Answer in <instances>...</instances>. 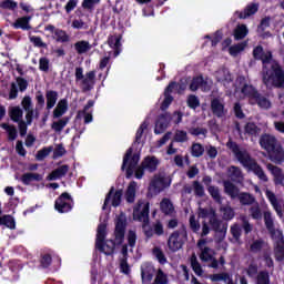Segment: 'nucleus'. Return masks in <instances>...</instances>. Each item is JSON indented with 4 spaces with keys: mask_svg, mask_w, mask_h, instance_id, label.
<instances>
[{
    "mask_svg": "<svg viewBox=\"0 0 284 284\" xmlns=\"http://www.w3.org/2000/svg\"><path fill=\"white\" fill-rule=\"evenodd\" d=\"M108 44L114 50L113 57L121 54V50H119V48H121V36L109 37Z\"/></svg>",
    "mask_w": 284,
    "mask_h": 284,
    "instance_id": "nucleus-34",
    "label": "nucleus"
},
{
    "mask_svg": "<svg viewBox=\"0 0 284 284\" xmlns=\"http://www.w3.org/2000/svg\"><path fill=\"white\" fill-rule=\"evenodd\" d=\"M191 267H192L193 272L197 276H202L203 275V268L201 267V264L199 263V260H196V255L195 254H193L191 256Z\"/></svg>",
    "mask_w": 284,
    "mask_h": 284,
    "instance_id": "nucleus-48",
    "label": "nucleus"
},
{
    "mask_svg": "<svg viewBox=\"0 0 284 284\" xmlns=\"http://www.w3.org/2000/svg\"><path fill=\"white\" fill-rule=\"evenodd\" d=\"M215 79L219 83H222L224 88H227L233 81L232 73H230V70L226 68H220L215 72Z\"/></svg>",
    "mask_w": 284,
    "mask_h": 284,
    "instance_id": "nucleus-19",
    "label": "nucleus"
},
{
    "mask_svg": "<svg viewBox=\"0 0 284 284\" xmlns=\"http://www.w3.org/2000/svg\"><path fill=\"white\" fill-rule=\"evenodd\" d=\"M133 219L143 223V230L148 239H152L154 231L148 230V221H150V202L139 201L135 207L133 209Z\"/></svg>",
    "mask_w": 284,
    "mask_h": 284,
    "instance_id": "nucleus-4",
    "label": "nucleus"
},
{
    "mask_svg": "<svg viewBox=\"0 0 284 284\" xmlns=\"http://www.w3.org/2000/svg\"><path fill=\"white\" fill-rule=\"evenodd\" d=\"M155 284H168L169 280H168V274H165L163 272V270L159 268L158 273L155 275V280H154Z\"/></svg>",
    "mask_w": 284,
    "mask_h": 284,
    "instance_id": "nucleus-53",
    "label": "nucleus"
},
{
    "mask_svg": "<svg viewBox=\"0 0 284 284\" xmlns=\"http://www.w3.org/2000/svg\"><path fill=\"white\" fill-rule=\"evenodd\" d=\"M191 152H192V156H195V158L203 156V153L205 152V148H203V145H201L200 143H195L192 145Z\"/></svg>",
    "mask_w": 284,
    "mask_h": 284,
    "instance_id": "nucleus-56",
    "label": "nucleus"
},
{
    "mask_svg": "<svg viewBox=\"0 0 284 284\" xmlns=\"http://www.w3.org/2000/svg\"><path fill=\"white\" fill-rule=\"evenodd\" d=\"M53 39L58 41V43H68L70 41V36L64 30L58 29L53 36Z\"/></svg>",
    "mask_w": 284,
    "mask_h": 284,
    "instance_id": "nucleus-44",
    "label": "nucleus"
},
{
    "mask_svg": "<svg viewBox=\"0 0 284 284\" xmlns=\"http://www.w3.org/2000/svg\"><path fill=\"white\" fill-rule=\"evenodd\" d=\"M55 210H58L61 214L72 210V197H70V194H61V196L55 201Z\"/></svg>",
    "mask_w": 284,
    "mask_h": 284,
    "instance_id": "nucleus-13",
    "label": "nucleus"
},
{
    "mask_svg": "<svg viewBox=\"0 0 284 284\" xmlns=\"http://www.w3.org/2000/svg\"><path fill=\"white\" fill-rule=\"evenodd\" d=\"M187 243V231L180 229L170 234L168 239V247L170 252H179Z\"/></svg>",
    "mask_w": 284,
    "mask_h": 284,
    "instance_id": "nucleus-7",
    "label": "nucleus"
},
{
    "mask_svg": "<svg viewBox=\"0 0 284 284\" xmlns=\"http://www.w3.org/2000/svg\"><path fill=\"white\" fill-rule=\"evenodd\" d=\"M65 112H68V100L62 99L58 102L55 109L53 110V119H61Z\"/></svg>",
    "mask_w": 284,
    "mask_h": 284,
    "instance_id": "nucleus-31",
    "label": "nucleus"
},
{
    "mask_svg": "<svg viewBox=\"0 0 284 284\" xmlns=\"http://www.w3.org/2000/svg\"><path fill=\"white\" fill-rule=\"evenodd\" d=\"M170 121H172L170 114L161 115L155 124V134H161L170 125Z\"/></svg>",
    "mask_w": 284,
    "mask_h": 284,
    "instance_id": "nucleus-26",
    "label": "nucleus"
},
{
    "mask_svg": "<svg viewBox=\"0 0 284 284\" xmlns=\"http://www.w3.org/2000/svg\"><path fill=\"white\" fill-rule=\"evenodd\" d=\"M75 81L77 83H79L83 92H90V90H93L94 84L97 83V72L89 71L85 74H83V68H77Z\"/></svg>",
    "mask_w": 284,
    "mask_h": 284,
    "instance_id": "nucleus-6",
    "label": "nucleus"
},
{
    "mask_svg": "<svg viewBox=\"0 0 284 284\" xmlns=\"http://www.w3.org/2000/svg\"><path fill=\"white\" fill-rule=\"evenodd\" d=\"M59 99V94L57 91L47 92V108L48 110H52L54 105H57V100Z\"/></svg>",
    "mask_w": 284,
    "mask_h": 284,
    "instance_id": "nucleus-41",
    "label": "nucleus"
},
{
    "mask_svg": "<svg viewBox=\"0 0 284 284\" xmlns=\"http://www.w3.org/2000/svg\"><path fill=\"white\" fill-rule=\"evenodd\" d=\"M234 93L239 94L240 99H245L247 97L248 99L255 100L258 97V92H256V89L254 87L247 84L245 81V78L240 77L236 79L234 84Z\"/></svg>",
    "mask_w": 284,
    "mask_h": 284,
    "instance_id": "nucleus-8",
    "label": "nucleus"
},
{
    "mask_svg": "<svg viewBox=\"0 0 284 284\" xmlns=\"http://www.w3.org/2000/svg\"><path fill=\"white\" fill-rule=\"evenodd\" d=\"M190 227L192 230V232H194L195 234L199 232V230H201V223H199V220H196V216L191 215L190 216Z\"/></svg>",
    "mask_w": 284,
    "mask_h": 284,
    "instance_id": "nucleus-58",
    "label": "nucleus"
},
{
    "mask_svg": "<svg viewBox=\"0 0 284 284\" xmlns=\"http://www.w3.org/2000/svg\"><path fill=\"white\" fill-rule=\"evenodd\" d=\"M70 122L69 118L60 119L51 124V129L54 130L58 134H61L63 132V129L68 123Z\"/></svg>",
    "mask_w": 284,
    "mask_h": 284,
    "instance_id": "nucleus-37",
    "label": "nucleus"
},
{
    "mask_svg": "<svg viewBox=\"0 0 284 284\" xmlns=\"http://www.w3.org/2000/svg\"><path fill=\"white\" fill-rule=\"evenodd\" d=\"M179 88H181V85H179L175 82H172L169 84V87L164 91V98L161 103V110H168V108H170V104L173 101V98L170 94H172V92H174V90H179Z\"/></svg>",
    "mask_w": 284,
    "mask_h": 284,
    "instance_id": "nucleus-17",
    "label": "nucleus"
},
{
    "mask_svg": "<svg viewBox=\"0 0 284 284\" xmlns=\"http://www.w3.org/2000/svg\"><path fill=\"white\" fill-rule=\"evenodd\" d=\"M245 132H246V134H250L251 136H256V135L261 134V129H258V126H256V124L250 122L245 125Z\"/></svg>",
    "mask_w": 284,
    "mask_h": 284,
    "instance_id": "nucleus-51",
    "label": "nucleus"
},
{
    "mask_svg": "<svg viewBox=\"0 0 284 284\" xmlns=\"http://www.w3.org/2000/svg\"><path fill=\"white\" fill-rule=\"evenodd\" d=\"M240 199V203H242V205H252V203H254V196H252L250 193H241L237 195Z\"/></svg>",
    "mask_w": 284,
    "mask_h": 284,
    "instance_id": "nucleus-52",
    "label": "nucleus"
},
{
    "mask_svg": "<svg viewBox=\"0 0 284 284\" xmlns=\"http://www.w3.org/2000/svg\"><path fill=\"white\" fill-rule=\"evenodd\" d=\"M30 21H32V17H21L18 18L16 22L12 23V26L16 30H32Z\"/></svg>",
    "mask_w": 284,
    "mask_h": 284,
    "instance_id": "nucleus-28",
    "label": "nucleus"
},
{
    "mask_svg": "<svg viewBox=\"0 0 284 284\" xmlns=\"http://www.w3.org/2000/svg\"><path fill=\"white\" fill-rule=\"evenodd\" d=\"M125 236V216L120 215L115 222V241L120 245Z\"/></svg>",
    "mask_w": 284,
    "mask_h": 284,
    "instance_id": "nucleus-18",
    "label": "nucleus"
},
{
    "mask_svg": "<svg viewBox=\"0 0 284 284\" xmlns=\"http://www.w3.org/2000/svg\"><path fill=\"white\" fill-rule=\"evenodd\" d=\"M258 12V4H250L246 7L243 13L236 12L240 19H247V17H252V14H256Z\"/></svg>",
    "mask_w": 284,
    "mask_h": 284,
    "instance_id": "nucleus-39",
    "label": "nucleus"
},
{
    "mask_svg": "<svg viewBox=\"0 0 284 284\" xmlns=\"http://www.w3.org/2000/svg\"><path fill=\"white\" fill-rule=\"evenodd\" d=\"M207 245V240L205 239H200L197 241V247L200 248L201 251V254H200V258L201 261H204V262H211V267H219V261H216V258H214V250L205 246Z\"/></svg>",
    "mask_w": 284,
    "mask_h": 284,
    "instance_id": "nucleus-9",
    "label": "nucleus"
},
{
    "mask_svg": "<svg viewBox=\"0 0 284 284\" xmlns=\"http://www.w3.org/2000/svg\"><path fill=\"white\" fill-rule=\"evenodd\" d=\"M224 190L231 199H236V196H239V187L233 185L230 181L224 182Z\"/></svg>",
    "mask_w": 284,
    "mask_h": 284,
    "instance_id": "nucleus-40",
    "label": "nucleus"
},
{
    "mask_svg": "<svg viewBox=\"0 0 284 284\" xmlns=\"http://www.w3.org/2000/svg\"><path fill=\"white\" fill-rule=\"evenodd\" d=\"M29 41H31L36 48H45V42H43L41 37L29 36Z\"/></svg>",
    "mask_w": 284,
    "mask_h": 284,
    "instance_id": "nucleus-61",
    "label": "nucleus"
},
{
    "mask_svg": "<svg viewBox=\"0 0 284 284\" xmlns=\"http://www.w3.org/2000/svg\"><path fill=\"white\" fill-rule=\"evenodd\" d=\"M153 256H155L156 261H159L161 265H165V263H168V257H165V253H163V250H161V247L159 246H155L153 248Z\"/></svg>",
    "mask_w": 284,
    "mask_h": 284,
    "instance_id": "nucleus-45",
    "label": "nucleus"
},
{
    "mask_svg": "<svg viewBox=\"0 0 284 284\" xmlns=\"http://www.w3.org/2000/svg\"><path fill=\"white\" fill-rule=\"evenodd\" d=\"M139 161H141V155L139 153H135L132 155V149H129L126 151V154L123 159L122 170H125L126 168V178L130 179L132 174H134V168L139 165Z\"/></svg>",
    "mask_w": 284,
    "mask_h": 284,
    "instance_id": "nucleus-10",
    "label": "nucleus"
},
{
    "mask_svg": "<svg viewBox=\"0 0 284 284\" xmlns=\"http://www.w3.org/2000/svg\"><path fill=\"white\" fill-rule=\"evenodd\" d=\"M227 148L232 150L235 159H237V161H240V163L243 164V166L246 168L248 172H253L255 176L260 179V181H263V183H267L268 179L265 174V171H263V168H261V165L256 163V160L250 156V153H247V151L240 149L239 145H236L232 141L227 142Z\"/></svg>",
    "mask_w": 284,
    "mask_h": 284,
    "instance_id": "nucleus-1",
    "label": "nucleus"
},
{
    "mask_svg": "<svg viewBox=\"0 0 284 284\" xmlns=\"http://www.w3.org/2000/svg\"><path fill=\"white\" fill-rule=\"evenodd\" d=\"M136 182H131L126 189L125 200L128 203H132L136 199Z\"/></svg>",
    "mask_w": 284,
    "mask_h": 284,
    "instance_id": "nucleus-36",
    "label": "nucleus"
},
{
    "mask_svg": "<svg viewBox=\"0 0 284 284\" xmlns=\"http://www.w3.org/2000/svg\"><path fill=\"white\" fill-rule=\"evenodd\" d=\"M253 57L255 59H258L260 61H262L263 68H265V65H267V63H272L274 61V59H272V52L263 51V47H256L253 50Z\"/></svg>",
    "mask_w": 284,
    "mask_h": 284,
    "instance_id": "nucleus-20",
    "label": "nucleus"
},
{
    "mask_svg": "<svg viewBox=\"0 0 284 284\" xmlns=\"http://www.w3.org/2000/svg\"><path fill=\"white\" fill-rule=\"evenodd\" d=\"M168 185L170 184L165 182V176L162 174L154 175L149 185V194L156 196V194H161Z\"/></svg>",
    "mask_w": 284,
    "mask_h": 284,
    "instance_id": "nucleus-12",
    "label": "nucleus"
},
{
    "mask_svg": "<svg viewBox=\"0 0 284 284\" xmlns=\"http://www.w3.org/2000/svg\"><path fill=\"white\" fill-rule=\"evenodd\" d=\"M10 116L16 123H20L21 119H23V110L19 106H14L10 111Z\"/></svg>",
    "mask_w": 284,
    "mask_h": 284,
    "instance_id": "nucleus-47",
    "label": "nucleus"
},
{
    "mask_svg": "<svg viewBox=\"0 0 284 284\" xmlns=\"http://www.w3.org/2000/svg\"><path fill=\"white\" fill-rule=\"evenodd\" d=\"M50 152H52V146L41 149L36 155L37 161H43V159H45Z\"/></svg>",
    "mask_w": 284,
    "mask_h": 284,
    "instance_id": "nucleus-59",
    "label": "nucleus"
},
{
    "mask_svg": "<svg viewBox=\"0 0 284 284\" xmlns=\"http://www.w3.org/2000/svg\"><path fill=\"white\" fill-rule=\"evenodd\" d=\"M121 196H123V191H115L114 193V189H111L104 201V205H109L111 202L113 207H119V205H121Z\"/></svg>",
    "mask_w": 284,
    "mask_h": 284,
    "instance_id": "nucleus-23",
    "label": "nucleus"
},
{
    "mask_svg": "<svg viewBox=\"0 0 284 284\" xmlns=\"http://www.w3.org/2000/svg\"><path fill=\"white\" fill-rule=\"evenodd\" d=\"M260 145L263 148V150H266V152H272L275 146H277V140L276 136L264 134L260 139Z\"/></svg>",
    "mask_w": 284,
    "mask_h": 284,
    "instance_id": "nucleus-21",
    "label": "nucleus"
},
{
    "mask_svg": "<svg viewBox=\"0 0 284 284\" xmlns=\"http://www.w3.org/2000/svg\"><path fill=\"white\" fill-rule=\"evenodd\" d=\"M0 128H2V130H6L9 141H14L17 139V128L8 123L0 124Z\"/></svg>",
    "mask_w": 284,
    "mask_h": 284,
    "instance_id": "nucleus-42",
    "label": "nucleus"
},
{
    "mask_svg": "<svg viewBox=\"0 0 284 284\" xmlns=\"http://www.w3.org/2000/svg\"><path fill=\"white\" fill-rule=\"evenodd\" d=\"M256 284H270V273L262 271L257 274Z\"/></svg>",
    "mask_w": 284,
    "mask_h": 284,
    "instance_id": "nucleus-57",
    "label": "nucleus"
},
{
    "mask_svg": "<svg viewBox=\"0 0 284 284\" xmlns=\"http://www.w3.org/2000/svg\"><path fill=\"white\" fill-rule=\"evenodd\" d=\"M264 221L267 230L271 232L272 236L274 237L276 231H274V221L272 220V213L265 212Z\"/></svg>",
    "mask_w": 284,
    "mask_h": 284,
    "instance_id": "nucleus-50",
    "label": "nucleus"
},
{
    "mask_svg": "<svg viewBox=\"0 0 284 284\" xmlns=\"http://www.w3.org/2000/svg\"><path fill=\"white\" fill-rule=\"evenodd\" d=\"M39 182V181H43V175L39 174V173H24L21 176V182L23 183V185H30L31 183Z\"/></svg>",
    "mask_w": 284,
    "mask_h": 284,
    "instance_id": "nucleus-32",
    "label": "nucleus"
},
{
    "mask_svg": "<svg viewBox=\"0 0 284 284\" xmlns=\"http://www.w3.org/2000/svg\"><path fill=\"white\" fill-rule=\"evenodd\" d=\"M263 83L266 88H283L284 85V71L281 64L273 60L263 67L262 71Z\"/></svg>",
    "mask_w": 284,
    "mask_h": 284,
    "instance_id": "nucleus-2",
    "label": "nucleus"
},
{
    "mask_svg": "<svg viewBox=\"0 0 284 284\" xmlns=\"http://www.w3.org/2000/svg\"><path fill=\"white\" fill-rule=\"evenodd\" d=\"M254 101H256L257 105L263 110H270V108H272V102L267 98L261 97L258 93Z\"/></svg>",
    "mask_w": 284,
    "mask_h": 284,
    "instance_id": "nucleus-49",
    "label": "nucleus"
},
{
    "mask_svg": "<svg viewBox=\"0 0 284 284\" xmlns=\"http://www.w3.org/2000/svg\"><path fill=\"white\" fill-rule=\"evenodd\" d=\"M197 215L200 219H204L202 222V231L200 233L201 239H204V236H207L210 234V226L212 230L219 231V227H221V221L216 219V212L213 211V209H199Z\"/></svg>",
    "mask_w": 284,
    "mask_h": 284,
    "instance_id": "nucleus-3",
    "label": "nucleus"
},
{
    "mask_svg": "<svg viewBox=\"0 0 284 284\" xmlns=\"http://www.w3.org/2000/svg\"><path fill=\"white\" fill-rule=\"evenodd\" d=\"M247 26L245 24H240L236 27L235 31H234V37L235 39L239 41L240 39H245V37H247Z\"/></svg>",
    "mask_w": 284,
    "mask_h": 284,
    "instance_id": "nucleus-46",
    "label": "nucleus"
},
{
    "mask_svg": "<svg viewBox=\"0 0 284 284\" xmlns=\"http://www.w3.org/2000/svg\"><path fill=\"white\" fill-rule=\"evenodd\" d=\"M142 283L148 284L154 278V266L148 262L141 265Z\"/></svg>",
    "mask_w": 284,
    "mask_h": 284,
    "instance_id": "nucleus-22",
    "label": "nucleus"
},
{
    "mask_svg": "<svg viewBox=\"0 0 284 284\" xmlns=\"http://www.w3.org/2000/svg\"><path fill=\"white\" fill-rule=\"evenodd\" d=\"M19 88L20 92H26L28 90V80L23 78H17L16 82L11 83L10 92H9V99H17L19 91L17 90Z\"/></svg>",
    "mask_w": 284,
    "mask_h": 284,
    "instance_id": "nucleus-16",
    "label": "nucleus"
},
{
    "mask_svg": "<svg viewBox=\"0 0 284 284\" xmlns=\"http://www.w3.org/2000/svg\"><path fill=\"white\" fill-rule=\"evenodd\" d=\"M74 50L77 54H85L92 50V44L89 41L80 40L74 43Z\"/></svg>",
    "mask_w": 284,
    "mask_h": 284,
    "instance_id": "nucleus-35",
    "label": "nucleus"
},
{
    "mask_svg": "<svg viewBox=\"0 0 284 284\" xmlns=\"http://www.w3.org/2000/svg\"><path fill=\"white\" fill-rule=\"evenodd\" d=\"M212 88V80H203V77L194 78L190 84V90L196 92V90H202V92H207Z\"/></svg>",
    "mask_w": 284,
    "mask_h": 284,
    "instance_id": "nucleus-15",
    "label": "nucleus"
},
{
    "mask_svg": "<svg viewBox=\"0 0 284 284\" xmlns=\"http://www.w3.org/2000/svg\"><path fill=\"white\" fill-rule=\"evenodd\" d=\"M273 235L275 240V258L276 261H283L284 258V237L283 232L277 230Z\"/></svg>",
    "mask_w": 284,
    "mask_h": 284,
    "instance_id": "nucleus-14",
    "label": "nucleus"
},
{
    "mask_svg": "<svg viewBox=\"0 0 284 284\" xmlns=\"http://www.w3.org/2000/svg\"><path fill=\"white\" fill-rule=\"evenodd\" d=\"M209 193L211 194L212 199H214V201L221 203V192L219 191V187L210 186Z\"/></svg>",
    "mask_w": 284,
    "mask_h": 284,
    "instance_id": "nucleus-62",
    "label": "nucleus"
},
{
    "mask_svg": "<svg viewBox=\"0 0 284 284\" xmlns=\"http://www.w3.org/2000/svg\"><path fill=\"white\" fill-rule=\"evenodd\" d=\"M247 48V42H241L229 48V54L231 57H239Z\"/></svg>",
    "mask_w": 284,
    "mask_h": 284,
    "instance_id": "nucleus-38",
    "label": "nucleus"
},
{
    "mask_svg": "<svg viewBox=\"0 0 284 284\" xmlns=\"http://www.w3.org/2000/svg\"><path fill=\"white\" fill-rule=\"evenodd\" d=\"M160 209L161 212H163V214H166L168 216H174V214H176V211L174 210V204L168 197H164L160 202Z\"/></svg>",
    "mask_w": 284,
    "mask_h": 284,
    "instance_id": "nucleus-27",
    "label": "nucleus"
},
{
    "mask_svg": "<svg viewBox=\"0 0 284 284\" xmlns=\"http://www.w3.org/2000/svg\"><path fill=\"white\" fill-rule=\"evenodd\" d=\"M174 141L178 143H185L187 141V133L185 131H176L174 135Z\"/></svg>",
    "mask_w": 284,
    "mask_h": 284,
    "instance_id": "nucleus-63",
    "label": "nucleus"
},
{
    "mask_svg": "<svg viewBox=\"0 0 284 284\" xmlns=\"http://www.w3.org/2000/svg\"><path fill=\"white\" fill-rule=\"evenodd\" d=\"M98 3H101V0H83L82 8L84 10H94V6H98Z\"/></svg>",
    "mask_w": 284,
    "mask_h": 284,
    "instance_id": "nucleus-60",
    "label": "nucleus"
},
{
    "mask_svg": "<svg viewBox=\"0 0 284 284\" xmlns=\"http://www.w3.org/2000/svg\"><path fill=\"white\" fill-rule=\"evenodd\" d=\"M220 212L224 221H232V219H234V209L230 205L222 206Z\"/></svg>",
    "mask_w": 284,
    "mask_h": 284,
    "instance_id": "nucleus-43",
    "label": "nucleus"
},
{
    "mask_svg": "<svg viewBox=\"0 0 284 284\" xmlns=\"http://www.w3.org/2000/svg\"><path fill=\"white\" fill-rule=\"evenodd\" d=\"M105 223H102L98 226L95 247L106 256L114 254L115 243L112 240L105 241ZM105 241V242H103Z\"/></svg>",
    "mask_w": 284,
    "mask_h": 284,
    "instance_id": "nucleus-5",
    "label": "nucleus"
},
{
    "mask_svg": "<svg viewBox=\"0 0 284 284\" xmlns=\"http://www.w3.org/2000/svg\"><path fill=\"white\" fill-rule=\"evenodd\" d=\"M266 168L271 172V174L274 176V182L277 185H284V171H283V169H281L278 166H274L273 164H267Z\"/></svg>",
    "mask_w": 284,
    "mask_h": 284,
    "instance_id": "nucleus-24",
    "label": "nucleus"
},
{
    "mask_svg": "<svg viewBox=\"0 0 284 284\" xmlns=\"http://www.w3.org/2000/svg\"><path fill=\"white\" fill-rule=\"evenodd\" d=\"M18 3L13 0H4L1 4L0 8H3L4 10H16Z\"/></svg>",
    "mask_w": 284,
    "mask_h": 284,
    "instance_id": "nucleus-64",
    "label": "nucleus"
},
{
    "mask_svg": "<svg viewBox=\"0 0 284 284\" xmlns=\"http://www.w3.org/2000/svg\"><path fill=\"white\" fill-rule=\"evenodd\" d=\"M69 170H70V168L68 165H61L60 168L53 170L49 174L48 181H57L59 179H63V176H65V174H68Z\"/></svg>",
    "mask_w": 284,
    "mask_h": 284,
    "instance_id": "nucleus-30",
    "label": "nucleus"
},
{
    "mask_svg": "<svg viewBox=\"0 0 284 284\" xmlns=\"http://www.w3.org/2000/svg\"><path fill=\"white\" fill-rule=\"evenodd\" d=\"M159 168V159L155 156H148L143 160L142 164L135 170V179H143V174L146 172H155Z\"/></svg>",
    "mask_w": 284,
    "mask_h": 284,
    "instance_id": "nucleus-11",
    "label": "nucleus"
},
{
    "mask_svg": "<svg viewBox=\"0 0 284 284\" xmlns=\"http://www.w3.org/2000/svg\"><path fill=\"white\" fill-rule=\"evenodd\" d=\"M270 159L273 163L284 162V150L281 144H277L271 152H268Z\"/></svg>",
    "mask_w": 284,
    "mask_h": 284,
    "instance_id": "nucleus-25",
    "label": "nucleus"
},
{
    "mask_svg": "<svg viewBox=\"0 0 284 284\" xmlns=\"http://www.w3.org/2000/svg\"><path fill=\"white\" fill-rule=\"evenodd\" d=\"M265 194L271 205H273L275 212L278 214V216H283V209L281 206V201H278V199H276V195L270 190H266Z\"/></svg>",
    "mask_w": 284,
    "mask_h": 284,
    "instance_id": "nucleus-29",
    "label": "nucleus"
},
{
    "mask_svg": "<svg viewBox=\"0 0 284 284\" xmlns=\"http://www.w3.org/2000/svg\"><path fill=\"white\" fill-rule=\"evenodd\" d=\"M211 108H212V112L213 114H215V116H225V105L223 104V102L219 99H214L211 102Z\"/></svg>",
    "mask_w": 284,
    "mask_h": 284,
    "instance_id": "nucleus-33",
    "label": "nucleus"
},
{
    "mask_svg": "<svg viewBox=\"0 0 284 284\" xmlns=\"http://www.w3.org/2000/svg\"><path fill=\"white\" fill-rule=\"evenodd\" d=\"M250 213L252 219H255L256 221L263 219V213H261V206H258V204H253L250 209Z\"/></svg>",
    "mask_w": 284,
    "mask_h": 284,
    "instance_id": "nucleus-55",
    "label": "nucleus"
},
{
    "mask_svg": "<svg viewBox=\"0 0 284 284\" xmlns=\"http://www.w3.org/2000/svg\"><path fill=\"white\" fill-rule=\"evenodd\" d=\"M229 176L232 179V181H239L243 176V173H241V169L231 166L229 169Z\"/></svg>",
    "mask_w": 284,
    "mask_h": 284,
    "instance_id": "nucleus-54",
    "label": "nucleus"
}]
</instances>
